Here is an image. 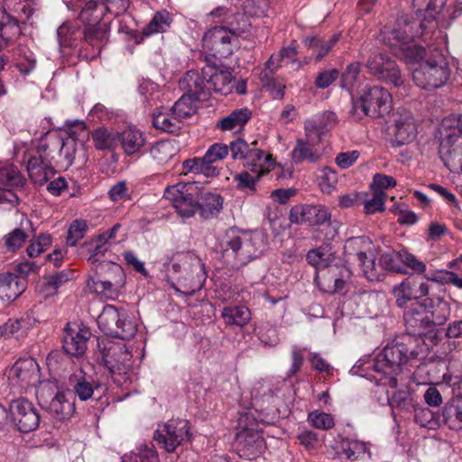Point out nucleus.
<instances>
[{
	"mask_svg": "<svg viewBox=\"0 0 462 462\" xmlns=\"http://www.w3.org/2000/svg\"><path fill=\"white\" fill-rule=\"evenodd\" d=\"M385 193L382 190H375L373 194L372 199H365L363 197V203L365 207V214H374L381 212L384 209V199Z\"/></svg>",
	"mask_w": 462,
	"mask_h": 462,
	"instance_id": "nucleus-56",
	"label": "nucleus"
},
{
	"mask_svg": "<svg viewBox=\"0 0 462 462\" xmlns=\"http://www.w3.org/2000/svg\"><path fill=\"white\" fill-rule=\"evenodd\" d=\"M418 63L412 71L415 84L427 90L439 88L446 84L450 76V69L447 59L438 49H425L422 57L406 59Z\"/></svg>",
	"mask_w": 462,
	"mask_h": 462,
	"instance_id": "nucleus-4",
	"label": "nucleus"
},
{
	"mask_svg": "<svg viewBox=\"0 0 462 462\" xmlns=\"http://www.w3.org/2000/svg\"><path fill=\"white\" fill-rule=\"evenodd\" d=\"M357 262L362 269L364 276L367 280L379 281L383 275L380 263L378 264L375 263V257L373 255L372 252L366 254V260L362 259Z\"/></svg>",
	"mask_w": 462,
	"mask_h": 462,
	"instance_id": "nucleus-49",
	"label": "nucleus"
},
{
	"mask_svg": "<svg viewBox=\"0 0 462 462\" xmlns=\"http://www.w3.org/2000/svg\"><path fill=\"white\" fill-rule=\"evenodd\" d=\"M396 304L400 308L407 307L408 302L417 300L418 293L415 292V283L405 280L393 289Z\"/></svg>",
	"mask_w": 462,
	"mask_h": 462,
	"instance_id": "nucleus-46",
	"label": "nucleus"
},
{
	"mask_svg": "<svg viewBox=\"0 0 462 462\" xmlns=\"http://www.w3.org/2000/svg\"><path fill=\"white\" fill-rule=\"evenodd\" d=\"M234 33L226 27L216 26L209 29L202 39L203 47L212 52L214 57L226 59L233 53L232 39Z\"/></svg>",
	"mask_w": 462,
	"mask_h": 462,
	"instance_id": "nucleus-16",
	"label": "nucleus"
},
{
	"mask_svg": "<svg viewBox=\"0 0 462 462\" xmlns=\"http://www.w3.org/2000/svg\"><path fill=\"white\" fill-rule=\"evenodd\" d=\"M251 116L252 112L248 108L236 109L219 120L217 127L222 131L240 130L249 121Z\"/></svg>",
	"mask_w": 462,
	"mask_h": 462,
	"instance_id": "nucleus-38",
	"label": "nucleus"
},
{
	"mask_svg": "<svg viewBox=\"0 0 462 462\" xmlns=\"http://www.w3.org/2000/svg\"><path fill=\"white\" fill-rule=\"evenodd\" d=\"M99 328L106 336L128 340L135 335L136 325L126 312L119 311L114 305H106L97 318Z\"/></svg>",
	"mask_w": 462,
	"mask_h": 462,
	"instance_id": "nucleus-8",
	"label": "nucleus"
},
{
	"mask_svg": "<svg viewBox=\"0 0 462 462\" xmlns=\"http://www.w3.org/2000/svg\"><path fill=\"white\" fill-rule=\"evenodd\" d=\"M430 314V326H442L446 323L450 316L449 303L442 298L430 300V309L427 310Z\"/></svg>",
	"mask_w": 462,
	"mask_h": 462,
	"instance_id": "nucleus-40",
	"label": "nucleus"
},
{
	"mask_svg": "<svg viewBox=\"0 0 462 462\" xmlns=\"http://www.w3.org/2000/svg\"><path fill=\"white\" fill-rule=\"evenodd\" d=\"M102 359L114 374H127L132 369V354L124 344L109 343L101 349Z\"/></svg>",
	"mask_w": 462,
	"mask_h": 462,
	"instance_id": "nucleus-15",
	"label": "nucleus"
},
{
	"mask_svg": "<svg viewBox=\"0 0 462 462\" xmlns=\"http://www.w3.org/2000/svg\"><path fill=\"white\" fill-rule=\"evenodd\" d=\"M185 274L178 279L179 283L183 288V293L187 295H193L203 287L206 280V273L204 271V264L200 259L195 258L184 268Z\"/></svg>",
	"mask_w": 462,
	"mask_h": 462,
	"instance_id": "nucleus-21",
	"label": "nucleus"
},
{
	"mask_svg": "<svg viewBox=\"0 0 462 462\" xmlns=\"http://www.w3.org/2000/svg\"><path fill=\"white\" fill-rule=\"evenodd\" d=\"M5 337L20 338L25 336L28 327L27 322L23 319H9L0 327Z\"/></svg>",
	"mask_w": 462,
	"mask_h": 462,
	"instance_id": "nucleus-54",
	"label": "nucleus"
},
{
	"mask_svg": "<svg viewBox=\"0 0 462 462\" xmlns=\"http://www.w3.org/2000/svg\"><path fill=\"white\" fill-rule=\"evenodd\" d=\"M88 226L86 220L75 219L69 226L66 237V244L69 246H74L77 243L81 240L87 231Z\"/></svg>",
	"mask_w": 462,
	"mask_h": 462,
	"instance_id": "nucleus-52",
	"label": "nucleus"
},
{
	"mask_svg": "<svg viewBox=\"0 0 462 462\" xmlns=\"http://www.w3.org/2000/svg\"><path fill=\"white\" fill-rule=\"evenodd\" d=\"M337 120L336 114L331 111L324 112L318 119L307 120L304 124L306 135H315L316 139L319 140L324 131L336 125Z\"/></svg>",
	"mask_w": 462,
	"mask_h": 462,
	"instance_id": "nucleus-32",
	"label": "nucleus"
},
{
	"mask_svg": "<svg viewBox=\"0 0 462 462\" xmlns=\"http://www.w3.org/2000/svg\"><path fill=\"white\" fill-rule=\"evenodd\" d=\"M395 185H396V180L393 177L387 176L384 174L376 173L374 176L372 189H373L374 192L375 190L383 191V189L394 187Z\"/></svg>",
	"mask_w": 462,
	"mask_h": 462,
	"instance_id": "nucleus-64",
	"label": "nucleus"
},
{
	"mask_svg": "<svg viewBox=\"0 0 462 462\" xmlns=\"http://www.w3.org/2000/svg\"><path fill=\"white\" fill-rule=\"evenodd\" d=\"M69 382L75 394L80 401L90 399L95 392H98L101 388V384L97 381L94 380L91 375L84 374L82 371L71 376Z\"/></svg>",
	"mask_w": 462,
	"mask_h": 462,
	"instance_id": "nucleus-26",
	"label": "nucleus"
},
{
	"mask_svg": "<svg viewBox=\"0 0 462 462\" xmlns=\"http://www.w3.org/2000/svg\"><path fill=\"white\" fill-rule=\"evenodd\" d=\"M10 409L19 431L31 432L39 427L40 414L28 400L18 399L13 401Z\"/></svg>",
	"mask_w": 462,
	"mask_h": 462,
	"instance_id": "nucleus-18",
	"label": "nucleus"
},
{
	"mask_svg": "<svg viewBox=\"0 0 462 462\" xmlns=\"http://www.w3.org/2000/svg\"><path fill=\"white\" fill-rule=\"evenodd\" d=\"M252 173L243 171L234 176V181L236 183V188L240 190H249L254 192L256 190V183L260 178L266 174L268 169H259V171H251Z\"/></svg>",
	"mask_w": 462,
	"mask_h": 462,
	"instance_id": "nucleus-43",
	"label": "nucleus"
},
{
	"mask_svg": "<svg viewBox=\"0 0 462 462\" xmlns=\"http://www.w3.org/2000/svg\"><path fill=\"white\" fill-rule=\"evenodd\" d=\"M196 100H193V98L189 97L188 95L183 94L180 98L175 102L171 110L181 121L194 114L195 106L193 103Z\"/></svg>",
	"mask_w": 462,
	"mask_h": 462,
	"instance_id": "nucleus-53",
	"label": "nucleus"
},
{
	"mask_svg": "<svg viewBox=\"0 0 462 462\" xmlns=\"http://www.w3.org/2000/svg\"><path fill=\"white\" fill-rule=\"evenodd\" d=\"M311 425L319 430H327L334 427V419L328 413L314 411L309 414Z\"/></svg>",
	"mask_w": 462,
	"mask_h": 462,
	"instance_id": "nucleus-57",
	"label": "nucleus"
},
{
	"mask_svg": "<svg viewBox=\"0 0 462 462\" xmlns=\"http://www.w3.org/2000/svg\"><path fill=\"white\" fill-rule=\"evenodd\" d=\"M455 116L446 117L439 128V156L450 171L462 173V134Z\"/></svg>",
	"mask_w": 462,
	"mask_h": 462,
	"instance_id": "nucleus-6",
	"label": "nucleus"
},
{
	"mask_svg": "<svg viewBox=\"0 0 462 462\" xmlns=\"http://www.w3.org/2000/svg\"><path fill=\"white\" fill-rule=\"evenodd\" d=\"M189 421L180 419H172L155 430L154 441L165 451L174 452L177 447L189 440Z\"/></svg>",
	"mask_w": 462,
	"mask_h": 462,
	"instance_id": "nucleus-11",
	"label": "nucleus"
},
{
	"mask_svg": "<svg viewBox=\"0 0 462 462\" xmlns=\"http://www.w3.org/2000/svg\"><path fill=\"white\" fill-rule=\"evenodd\" d=\"M392 96L381 86L366 87L352 97V106L348 116L353 121L365 116L379 117L390 112Z\"/></svg>",
	"mask_w": 462,
	"mask_h": 462,
	"instance_id": "nucleus-5",
	"label": "nucleus"
},
{
	"mask_svg": "<svg viewBox=\"0 0 462 462\" xmlns=\"http://www.w3.org/2000/svg\"><path fill=\"white\" fill-rule=\"evenodd\" d=\"M113 277L97 276L92 280V288L98 293L111 296L116 293L125 284V273L120 265H110Z\"/></svg>",
	"mask_w": 462,
	"mask_h": 462,
	"instance_id": "nucleus-24",
	"label": "nucleus"
},
{
	"mask_svg": "<svg viewBox=\"0 0 462 462\" xmlns=\"http://www.w3.org/2000/svg\"><path fill=\"white\" fill-rule=\"evenodd\" d=\"M74 273L72 270H62L43 277L41 286V291L46 297L56 294L57 291L65 283L72 279Z\"/></svg>",
	"mask_w": 462,
	"mask_h": 462,
	"instance_id": "nucleus-35",
	"label": "nucleus"
},
{
	"mask_svg": "<svg viewBox=\"0 0 462 462\" xmlns=\"http://www.w3.org/2000/svg\"><path fill=\"white\" fill-rule=\"evenodd\" d=\"M27 171L32 181L39 186L46 183L55 174L53 166L45 164L36 155H29Z\"/></svg>",
	"mask_w": 462,
	"mask_h": 462,
	"instance_id": "nucleus-30",
	"label": "nucleus"
},
{
	"mask_svg": "<svg viewBox=\"0 0 462 462\" xmlns=\"http://www.w3.org/2000/svg\"><path fill=\"white\" fill-rule=\"evenodd\" d=\"M21 34L16 20L6 16L0 21V51L5 49Z\"/></svg>",
	"mask_w": 462,
	"mask_h": 462,
	"instance_id": "nucleus-44",
	"label": "nucleus"
},
{
	"mask_svg": "<svg viewBox=\"0 0 462 462\" xmlns=\"http://www.w3.org/2000/svg\"><path fill=\"white\" fill-rule=\"evenodd\" d=\"M338 39L339 35L337 34H334L328 39L317 36L307 37L304 40V44L316 55L317 60H320L331 51L333 46L338 42Z\"/></svg>",
	"mask_w": 462,
	"mask_h": 462,
	"instance_id": "nucleus-42",
	"label": "nucleus"
},
{
	"mask_svg": "<svg viewBox=\"0 0 462 462\" xmlns=\"http://www.w3.org/2000/svg\"><path fill=\"white\" fill-rule=\"evenodd\" d=\"M205 71L207 69H203L201 72L189 70L184 74L179 80V86L183 94L188 95L193 100L208 99L210 95V87L207 82L208 76Z\"/></svg>",
	"mask_w": 462,
	"mask_h": 462,
	"instance_id": "nucleus-19",
	"label": "nucleus"
},
{
	"mask_svg": "<svg viewBox=\"0 0 462 462\" xmlns=\"http://www.w3.org/2000/svg\"><path fill=\"white\" fill-rule=\"evenodd\" d=\"M420 342L421 338L401 335L377 354L374 369L385 376V384L391 388L397 387V376L402 372L403 365L412 359H418Z\"/></svg>",
	"mask_w": 462,
	"mask_h": 462,
	"instance_id": "nucleus-2",
	"label": "nucleus"
},
{
	"mask_svg": "<svg viewBox=\"0 0 462 462\" xmlns=\"http://www.w3.org/2000/svg\"><path fill=\"white\" fill-rule=\"evenodd\" d=\"M416 18L407 14L397 18L393 27L384 28L382 41L402 59L421 58L425 49L414 44L416 38L422 37L426 30L435 28L437 15L454 18L461 13L456 0H413Z\"/></svg>",
	"mask_w": 462,
	"mask_h": 462,
	"instance_id": "nucleus-1",
	"label": "nucleus"
},
{
	"mask_svg": "<svg viewBox=\"0 0 462 462\" xmlns=\"http://www.w3.org/2000/svg\"><path fill=\"white\" fill-rule=\"evenodd\" d=\"M8 378L13 387L27 390L40 383V368L37 362L32 358H20L9 370Z\"/></svg>",
	"mask_w": 462,
	"mask_h": 462,
	"instance_id": "nucleus-13",
	"label": "nucleus"
},
{
	"mask_svg": "<svg viewBox=\"0 0 462 462\" xmlns=\"http://www.w3.org/2000/svg\"><path fill=\"white\" fill-rule=\"evenodd\" d=\"M266 248L267 241L263 233L245 232L234 227L219 235L216 245V250L221 253L223 257L233 258L240 265L257 258Z\"/></svg>",
	"mask_w": 462,
	"mask_h": 462,
	"instance_id": "nucleus-3",
	"label": "nucleus"
},
{
	"mask_svg": "<svg viewBox=\"0 0 462 462\" xmlns=\"http://www.w3.org/2000/svg\"><path fill=\"white\" fill-rule=\"evenodd\" d=\"M103 9L97 2L88 0L81 8L79 18L84 23V42L93 49L90 59L97 56L107 39L108 25L102 23Z\"/></svg>",
	"mask_w": 462,
	"mask_h": 462,
	"instance_id": "nucleus-7",
	"label": "nucleus"
},
{
	"mask_svg": "<svg viewBox=\"0 0 462 462\" xmlns=\"http://www.w3.org/2000/svg\"><path fill=\"white\" fill-rule=\"evenodd\" d=\"M337 267H324L317 273L315 281L320 291L333 294L343 290L345 281L337 276Z\"/></svg>",
	"mask_w": 462,
	"mask_h": 462,
	"instance_id": "nucleus-28",
	"label": "nucleus"
},
{
	"mask_svg": "<svg viewBox=\"0 0 462 462\" xmlns=\"http://www.w3.org/2000/svg\"><path fill=\"white\" fill-rule=\"evenodd\" d=\"M118 138L124 152L128 156L138 153L146 143L145 134L135 127L125 128Z\"/></svg>",
	"mask_w": 462,
	"mask_h": 462,
	"instance_id": "nucleus-27",
	"label": "nucleus"
},
{
	"mask_svg": "<svg viewBox=\"0 0 462 462\" xmlns=\"http://www.w3.org/2000/svg\"><path fill=\"white\" fill-rule=\"evenodd\" d=\"M90 336L91 332L87 328H79L78 330L67 328L63 336L64 351L71 356H82Z\"/></svg>",
	"mask_w": 462,
	"mask_h": 462,
	"instance_id": "nucleus-23",
	"label": "nucleus"
},
{
	"mask_svg": "<svg viewBox=\"0 0 462 462\" xmlns=\"http://www.w3.org/2000/svg\"><path fill=\"white\" fill-rule=\"evenodd\" d=\"M365 67L371 75L386 84L401 87L404 83L396 62L380 51H374L369 56Z\"/></svg>",
	"mask_w": 462,
	"mask_h": 462,
	"instance_id": "nucleus-12",
	"label": "nucleus"
},
{
	"mask_svg": "<svg viewBox=\"0 0 462 462\" xmlns=\"http://www.w3.org/2000/svg\"><path fill=\"white\" fill-rule=\"evenodd\" d=\"M412 307L403 313V319L407 333L414 337L420 338L425 328H430L427 310L419 306L417 303L411 304Z\"/></svg>",
	"mask_w": 462,
	"mask_h": 462,
	"instance_id": "nucleus-22",
	"label": "nucleus"
},
{
	"mask_svg": "<svg viewBox=\"0 0 462 462\" xmlns=\"http://www.w3.org/2000/svg\"><path fill=\"white\" fill-rule=\"evenodd\" d=\"M91 139L97 150H111L114 148L115 135L106 128H97L91 134Z\"/></svg>",
	"mask_w": 462,
	"mask_h": 462,
	"instance_id": "nucleus-50",
	"label": "nucleus"
},
{
	"mask_svg": "<svg viewBox=\"0 0 462 462\" xmlns=\"http://www.w3.org/2000/svg\"><path fill=\"white\" fill-rule=\"evenodd\" d=\"M229 148L233 160L243 161V165L251 171L266 169L265 164L269 165L273 162V156L264 153L257 140L247 142L243 138H237L230 143Z\"/></svg>",
	"mask_w": 462,
	"mask_h": 462,
	"instance_id": "nucleus-10",
	"label": "nucleus"
},
{
	"mask_svg": "<svg viewBox=\"0 0 462 462\" xmlns=\"http://www.w3.org/2000/svg\"><path fill=\"white\" fill-rule=\"evenodd\" d=\"M201 188L196 182H179L164 191L169 200L181 217H191L198 211Z\"/></svg>",
	"mask_w": 462,
	"mask_h": 462,
	"instance_id": "nucleus-9",
	"label": "nucleus"
},
{
	"mask_svg": "<svg viewBox=\"0 0 462 462\" xmlns=\"http://www.w3.org/2000/svg\"><path fill=\"white\" fill-rule=\"evenodd\" d=\"M372 241L369 237L353 236L346 239L344 245L345 254L350 259L351 257L359 260H366V254L371 253Z\"/></svg>",
	"mask_w": 462,
	"mask_h": 462,
	"instance_id": "nucleus-34",
	"label": "nucleus"
},
{
	"mask_svg": "<svg viewBox=\"0 0 462 462\" xmlns=\"http://www.w3.org/2000/svg\"><path fill=\"white\" fill-rule=\"evenodd\" d=\"M107 242H103L99 240V236L93 241L87 243L85 245L88 246L89 250V256L88 258V261L92 263L96 264L97 263H100L101 257H103L106 254V252L108 250V247L106 246Z\"/></svg>",
	"mask_w": 462,
	"mask_h": 462,
	"instance_id": "nucleus-59",
	"label": "nucleus"
},
{
	"mask_svg": "<svg viewBox=\"0 0 462 462\" xmlns=\"http://www.w3.org/2000/svg\"><path fill=\"white\" fill-rule=\"evenodd\" d=\"M61 137L57 134H46L42 137L33 155L40 158L45 164L59 165V151H60Z\"/></svg>",
	"mask_w": 462,
	"mask_h": 462,
	"instance_id": "nucleus-25",
	"label": "nucleus"
},
{
	"mask_svg": "<svg viewBox=\"0 0 462 462\" xmlns=\"http://www.w3.org/2000/svg\"><path fill=\"white\" fill-rule=\"evenodd\" d=\"M390 130L393 134V146L398 147L411 143L417 135L412 114L404 109L393 113Z\"/></svg>",
	"mask_w": 462,
	"mask_h": 462,
	"instance_id": "nucleus-14",
	"label": "nucleus"
},
{
	"mask_svg": "<svg viewBox=\"0 0 462 462\" xmlns=\"http://www.w3.org/2000/svg\"><path fill=\"white\" fill-rule=\"evenodd\" d=\"M205 73L208 76L207 82L210 87V90L213 89L215 92L223 95H226L231 91L233 76L230 70L208 67Z\"/></svg>",
	"mask_w": 462,
	"mask_h": 462,
	"instance_id": "nucleus-31",
	"label": "nucleus"
},
{
	"mask_svg": "<svg viewBox=\"0 0 462 462\" xmlns=\"http://www.w3.org/2000/svg\"><path fill=\"white\" fill-rule=\"evenodd\" d=\"M444 423L453 430H462V410L458 406L446 405L442 411Z\"/></svg>",
	"mask_w": 462,
	"mask_h": 462,
	"instance_id": "nucleus-51",
	"label": "nucleus"
},
{
	"mask_svg": "<svg viewBox=\"0 0 462 462\" xmlns=\"http://www.w3.org/2000/svg\"><path fill=\"white\" fill-rule=\"evenodd\" d=\"M27 234L21 228H15L5 236V245L8 251L14 252L19 249L26 241Z\"/></svg>",
	"mask_w": 462,
	"mask_h": 462,
	"instance_id": "nucleus-58",
	"label": "nucleus"
},
{
	"mask_svg": "<svg viewBox=\"0 0 462 462\" xmlns=\"http://www.w3.org/2000/svg\"><path fill=\"white\" fill-rule=\"evenodd\" d=\"M236 448L240 457L254 459L265 448L263 437L257 430H243L236 434Z\"/></svg>",
	"mask_w": 462,
	"mask_h": 462,
	"instance_id": "nucleus-20",
	"label": "nucleus"
},
{
	"mask_svg": "<svg viewBox=\"0 0 462 462\" xmlns=\"http://www.w3.org/2000/svg\"><path fill=\"white\" fill-rule=\"evenodd\" d=\"M222 208V199L220 195L208 191H203L199 199L198 211L204 218H211L217 216Z\"/></svg>",
	"mask_w": 462,
	"mask_h": 462,
	"instance_id": "nucleus-36",
	"label": "nucleus"
},
{
	"mask_svg": "<svg viewBox=\"0 0 462 462\" xmlns=\"http://www.w3.org/2000/svg\"><path fill=\"white\" fill-rule=\"evenodd\" d=\"M306 141L297 140L296 145L291 152L292 160L295 163H301L304 161L316 162L320 158V154L315 148V143H318L319 140H317L315 135H310V137L306 135Z\"/></svg>",
	"mask_w": 462,
	"mask_h": 462,
	"instance_id": "nucleus-29",
	"label": "nucleus"
},
{
	"mask_svg": "<svg viewBox=\"0 0 462 462\" xmlns=\"http://www.w3.org/2000/svg\"><path fill=\"white\" fill-rule=\"evenodd\" d=\"M230 151L229 146L224 143L212 144L204 155V160L208 163L214 164L217 161L225 159Z\"/></svg>",
	"mask_w": 462,
	"mask_h": 462,
	"instance_id": "nucleus-60",
	"label": "nucleus"
},
{
	"mask_svg": "<svg viewBox=\"0 0 462 462\" xmlns=\"http://www.w3.org/2000/svg\"><path fill=\"white\" fill-rule=\"evenodd\" d=\"M26 279L16 274L6 273L0 277V289L4 290L8 300H15L26 289Z\"/></svg>",
	"mask_w": 462,
	"mask_h": 462,
	"instance_id": "nucleus-37",
	"label": "nucleus"
},
{
	"mask_svg": "<svg viewBox=\"0 0 462 462\" xmlns=\"http://www.w3.org/2000/svg\"><path fill=\"white\" fill-rule=\"evenodd\" d=\"M172 23L171 15L169 12L162 10L157 12L150 23L143 29L144 36H151L154 33L164 32Z\"/></svg>",
	"mask_w": 462,
	"mask_h": 462,
	"instance_id": "nucleus-45",
	"label": "nucleus"
},
{
	"mask_svg": "<svg viewBox=\"0 0 462 462\" xmlns=\"http://www.w3.org/2000/svg\"><path fill=\"white\" fill-rule=\"evenodd\" d=\"M77 141L74 138H61L60 151H59V158L60 160L59 165L68 168L72 165L75 153L77 151Z\"/></svg>",
	"mask_w": 462,
	"mask_h": 462,
	"instance_id": "nucleus-48",
	"label": "nucleus"
},
{
	"mask_svg": "<svg viewBox=\"0 0 462 462\" xmlns=\"http://www.w3.org/2000/svg\"><path fill=\"white\" fill-rule=\"evenodd\" d=\"M331 213L323 205H297L291 208L289 219L294 224L321 226L329 223Z\"/></svg>",
	"mask_w": 462,
	"mask_h": 462,
	"instance_id": "nucleus-17",
	"label": "nucleus"
},
{
	"mask_svg": "<svg viewBox=\"0 0 462 462\" xmlns=\"http://www.w3.org/2000/svg\"><path fill=\"white\" fill-rule=\"evenodd\" d=\"M153 125L163 132L175 133L180 129L181 121L171 110L153 114Z\"/></svg>",
	"mask_w": 462,
	"mask_h": 462,
	"instance_id": "nucleus-47",
	"label": "nucleus"
},
{
	"mask_svg": "<svg viewBox=\"0 0 462 462\" xmlns=\"http://www.w3.org/2000/svg\"><path fill=\"white\" fill-rule=\"evenodd\" d=\"M401 251H391L387 253H383L380 258V266L382 272L384 270L395 272V273H403L402 267L401 266Z\"/></svg>",
	"mask_w": 462,
	"mask_h": 462,
	"instance_id": "nucleus-55",
	"label": "nucleus"
},
{
	"mask_svg": "<svg viewBox=\"0 0 462 462\" xmlns=\"http://www.w3.org/2000/svg\"><path fill=\"white\" fill-rule=\"evenodd\" d=\"M55 386L51 383H43L36 390V397L39 404L43 408L50 404L51 398L55 395Z\"/></svg>",
	"mask_w": 462,
	"mask_h": 462,
	"instance_id": "nucleus-61",
	"label": "nucleus"
},
{
	"mask_svg": "<svg viewBox=\"0 0 462 462\" xmlns=\"http://www.w3.org/2000/svg\"><path fill=\"white\" fill-rule=\"evenodd\" d=\"M177 152L176 143L170 140L157 142L150 149L151 157L159 165L168 163Z\"/></svg>",
	"mask_w": 462,
	"mask_h": 462,
	"instance_id": "nucleus-39",
	"label": "nucleus"
},
{
	"mask_svg": "<svg viewBox=\"0 0 462 462\" xmlns=\"http://www.w3.org/2000/svg\"><path fill=\"white\" fill-rule=\"evenodd\" d=\"M337 182V172L329 168H325L322 171V175L320 177L319 186L323 192L329 193L332 188Z\"/></svg>",
	"mask_w": 462,
	"mask_h": 462,
	"instance_id": "nucleus-62",
	"label": "nucleus"
},
{
	"mask_svg": "<svg viewBox=\"0 0 462 462\" xmlns=\"http://www.w3.org/2000/svg\"><path fill=\"white\" fill-rule=\"evenodd\" d=\"M338 74V70L336 69L320 72L315 80L316 87L319 88H327L337 79Z\"/></svg>",
	"mask_w": 462,
	"mask_h": 462,
	"instance_id": "nucleus-63",
	"label": "nucleus"
},
{
	"mask_svg": "<svg viewBox=\"0 0 462 462\" xmlns=\"http://www.w3.org/2000/svg\"><path fill=\"white\" fill-rule=\"evenodd\" d=\"M46 410L57 420H64L71 417L75 407L74 403L67 398L65 393L57 392Z\"/></svg>",
	"mask_w": 462,
	"mask_h": 462,
	"instance_id": "nucleus-33",
	"label": "nucleus"
},
{
	"mask_svg": "<svg viewBox=\"0 0 462 462\" xmlns=\"http://www.w3.org/2000/svg\"><path fill=\"white\" fill-rule=\"evenodd\" d=\"M221 317L228 325L243 327L251 319L250 310L244 305L227 306L223 308Z\"/></svg>",
	"mask_w": 462,
	"mask_h": 462,
	"instance_id": "nucleus-41",
	"label": "nucleus"
}]
</instances>
